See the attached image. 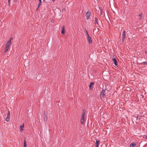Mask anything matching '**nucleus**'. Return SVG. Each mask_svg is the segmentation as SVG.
<instances>
[{"instance_id":"nucleus-1","label":"nucleus","mask_w":147,"mask_h":147,"mask_svg":"<svg viewBox=\"0 0 147 147\" xmlns=\"http://www.w3.org/2000/svg\"><path fill=\"white\" fill-rule=\"evenodd\" d=\"M86 112V111L84 109L83 110L81 115V118L80 120V122L82 124H83L84 123V116Z\"/></svg>"},{"instance_id":"nucleus-2","label":"nucleus","mask_w":147,"mask_h":147,"mask_svg":"<svg viewBox=\"0 0 147 147\" xmlns=\"http://www.w3.org/2000/svg\"><path fill=\"white\" fill-rule=\"evenodd\" d=\"M106 90L105 89H103L102 90V92L100 93V96L101 98H104L105 96V91Z\"/></svg>"},{"instance_id":"nucleus-3","label":"nucleus","mask_w":147,"mask_h":147,"mask_svg":"<svg viewBox=\"0 0 147 147\" xmlns=\"http://www.w3.org/2000/svg\"><path fill=\"white\" fill-rule=\"evenodd\" d=\"M91 14V12L89 11H87L86 14V16L87 18V20H88L89 19V17Z\"/></svg>"},{"instance_id":"nucleus-4","label":"nucleus","mask_w":147,"mask_h":147,"mask_svg":"<svg viewBox=\"0 0 147 147\" xmlns=\"http://www.w3.org/2000/svg\"><path fill=\"white\" fill-rule=\"evenodd\" d=\"M94 22L95 25L97 24L98 25H99V24L98 22V19L97 17H95L94 18Z\"/></svg>"},{"instance_id":"nucleus-5","label":"nucleus","mask_w":147,"mask_h":147,"mask_svg":"<svg viewBox=\"0 0 147 147\" xmlns=\"http://www.w3.org/2000/svg\"><path fill=\"white\" fill-rule=\"evenodd\" d=\"M44 120L45 121H47L48 120V117L45 114V111H44Z\"/></svg>"},{"instance_id":"nucleus-6","label":"nucleus","mask_w":147,"mask_h":147,"mask_svg":"<svg viewBox=\"0 0 147 147\" xmlns=\"http://www.w3.org/2000/svg\"><path fill=\"white\" fill-rule=\"evenodd\" d=\"M94 84V83L93 82H91L90 83V85L89 86V87L90 90H92L93 87L92 86Z\"/></svg>"},{"instance_id":"nucleus-7","label":"nucleus","mask_w":147,"mask_h":147,"mask_svg":"<svg viewBox=\"0 0 147 147\" xmlns=\"http://www.w3.org/2000/svg\"><path fill=\"white\" fill-rule=\"evenodd\" d=\"M88 41L89 43L90 44H91L92 42V40L91 37L90 36H88Z\"/></svg>"},{"instance_id":"nucleus-8","label":"nucleus","mask_w":147,"mask_h":147,"mask_svg":"<svg viewBox=\"0 0 147 147\" xmlns=\"http://www.w3.org/2000/svg\"><path fill=\"white\" fill-rule=\"evenodd\" d=\"M65 33V27L63 26L62 27V30L61 31V33L62 34H63Z\"/></svg>"},{"instance_id":"nucleus-9","label":"nucleus","mask_w":147,"mask_h":147,"mask_svg":"<svg viewBox=\"0 0 147 147\" xmlns=\"http://www.w3.org/2000/svg\"><path fill=\"white\" fill-rule=\"evenodd\" d=\"M100 143V140H96V142L95 143V147H98V145Z\"/></svg>"},{"instance_id":"nucleus-10","label":"nucleus","mask_w":147,"mask_h":147,"mask_svg":"<svg viewBox=\"0 0 147 147\" xmlns=\"http://www.w3.org/2000/svg\"><path fill=\"white\" fill-rule=\"evenodd\" d=\"M112 60L113 61H114V64L116 66H117V63L116 59L115 58H113Z\"/></svg>"},{"instance_id":"nucleus-11","label":"nucleus","mask_w":147,"mask_h":147,"mask_svg":"<svg viewBox=\"0 0 147 147\" xmlns=\"http://www.w3.org/2000/svg\"><path fill=\"white\" fill-rule=\"evenodd\" d=\"M136 144L135 143H132L130 145V147H134Z\"/></svg>"},{"instance_id":"nucleus-12","label":"nucleus","mask_w":147,"mask_h":147,"mask_svg":"<svg viewBox=\"0 0 147 147\" xmlns=\"http://www.w3.org/2000/svg\"><path fill=\"white\" fill-rule=\"evenodd\" d=\"M125 33L126 31H124L123 32L122 37L125 38V37L126 36Z\"/></svg>"},{"instance_id":"nucleus-13","label":"nucleus","mask_w":147,"mask_h":147,"mask_svg":"<svg viewBox=\"0 0 147 147\" xmlns=\"http://www.w3.org/2000/svg\"><path fill=\"white\" fill-rule=\"evenodd\" d=\"M24 124H23L22 125L20 126V131H22L23 130V128L24 127Z\"/></svg>"},{"instance_id":"nucleus-14","label":"nucleus","mask_w":147,"mask_h":147,"mask_svg":"<svg viewBox=\"0 0 147 147\" xmlns=\"http://www.w3.org/2000/svg\"><path fill=\"white\" fill-rule=\"evenodd\" d=\"M9 119L10 118L9 117L7 116V117L6 118L5 120L7 122L9 121Z\"/></svg>"},{"instance_id":"nucleus-15","label":"nucleus","mask_w":147,"mask_h":147,"mask_svg":"<svg viewBox=\"0 0 147 147\" xmlns=\"http://www.w3.org/2000/svg\"><path fill=\"white\" fill-rule=\"evenodd\" d=\"M26 141L25 140H24V146L23 147H26Z\"/></svg>"},{"instance_id":"nucleus-16","label":"nucleus","mask_w":147,"mask_h":147,"mask_svg":"<svg viewBox=\"0 0 147 147\" xmlns=\"http://www.w3.org/2000/svg\"><path fill=\"white\" fill-rule=\"evenodd\" d=\"M10 44L7 43L5 45V47H7V48L8 47L9 48V46Z\"/></svg>"},{"instance_id":"nucleus-17","label":"nucleus","mask_w":147,"mask_h":147,"mask_svg":"<svg viewBox=\"0 0 147 147\" xmlns=\"http://www.w3.org/2000/svg\"><path fill=\"white\" fill-rule=\"evenodd\" d=\"M9 48L8 47L7 48V47H5V50L4 51V52L5 53H6L8 51V50H9Z\"/></svg>"},{"instance_id":"nucleus-18","label":"nucleus","mask_w":147,"mask_h":147,"mask_svg":"<svg viewBox=\"0 0 147 147\" xmlns=\"http://www.w3.org/2000/svg\"><path fill=\"white\" fill-rule=\"evenodd\" d=\"M142 13H140L139 15V16H140V20H141L142 18Z\"/></svg>"},{"instance_id":"nucleus-19","label":"nucleus","mask_w":147,"mask_h":147,"mask_svg":"<svg viewBox=\"0 0 147 147\" xmlns=\"http://www.w3.org/2000/svg\"><path fill=\"white\" fill-rule=\"evenodd\" d=\"M39 3L38 4L39 6H40L41 3V0H38Z\"/></svg>"},{"instance_id":"nucleus-20","label":"nucleus","mask_w":147,"mask_h":147,"mask_svg":"<svg viewBox=\"0 0 147 147\" xmlns=\"http://www.w3.org/2000/svg\"><path fill=\"white\" fill-rule=\"evenodd\" d=\"M10 116V113L9 111H8V113H7V116L9 117Z\"/></svg>"},{"instance_id":"nucleus-21","label":"nucleus","mask_w":147,"mask_h":147,"mask_svg":"<svg viewBox=\"0 0 147 147\" xmlns=\"http://www.w3.org/2000/svg\"><path fill=\"white\" fill-rule=\"evenodd\" d=\"M7 43L11 44V40H10L8 41L7 42Z\"/></svg>"},{"instance_id":"nucleus-22","label":"nucleus","mask_w":147,"mask_h":147,"mask_svg":"<svg viewBox=\"0 0 147 147\" xmlns=\"http://www.w3.org/2000/svg\"><path fill=\"white\" fill-rule=\"evenodd\" d=\"M86 32L87 35V36H89V34H88V31H87V30H86Z\"/></svg>"},{"instance_id":"nucleus-23","label":"nucleus","mask_w":147,"mask_h":147,"mask_svg":"<svg viewBox=\"0 0 147 147\" xmlns=\"http://www.w3.org/2000/svg\"><path fill=\"white\" fill-rule=\"evenodd\" d=\"M10 0H8V5L10 6Z\"/></svg>"},{"instance_id":"nucleus-24","label":"nucleus","mask_w":147,"mask_h":147,"mask_svg":"<svg viewBox=\"0 0 147 147\" xmlns=\"http://www.w3.org/2000/svg\"><path fill=\"white\" fill-rule=\"evenodd\" d=\"M142 64H147V62L145 61V62H144L142 63H141Z\"/></svg>"},{"instance_id":"nucleus-25","label":"nucleus","mask_w":147,"mask_h":147,"mask_svg":"<svg viewBox=\"0 0 147 147\" xmlns=\"http://www.w3.org/2000/svg\"><path fill=\"white\" fill-rule=\"evenodd\" d=\"M40 6H39V4H38V5L37 6V9H36L37 11L38 10V8H39Z\"/></svg>"},{"instance_id":"nucleus-26","label":"nucleus","mask_w":147,"mask_h":147,"mask_svg":"<svg viewBox=\"0 0 147 147\" xmlns=\"http://www.w3.org/2000/svg\"><path fill=\"white\" fill-rule=\"evenodd\" d=\"M143 138L146 139V138H147V136H145V135H144Z\"/></svg>"},{"instance_id":"nucleus-27","label":"nucleus","mask_w":147,"mask_h":147,"mask_svg":"<svg viewBox=\"0 0 147 147\" xmlns=\"http://www.w3.org/2000/svg\"><path fill=\"white\" fill-rule=\"evenodd\" d=\"M125 38L122 37V41L123 42L124 41V40Z\"/></svg>"},{"instance_id":"nucleus-28","label":"nucleus","mask_w":147,"mask_h":147,"mask_svg":"<svg viewBox=\"0 0 147 147\" xmlns=\"http://www.w3.org/2000/svg\"><path fill=\"white\" fill-rule=\"evenodd\" d=\"M101 9H100V11L101 13L102 12V8L101 7Z\"/></svg>"},{"instance_id":"nucleus-29","label":"nucleus","mask_w":147,"mask_h":147,"mask_svg":"<svg viewBox=\"0 0 147 147\" xmlns=\"http://www.w3.org/2000/svg\"><path fill=\"white\" fill-rule=\"evenodd\" d=\"M138 119V116H137L136 117V119Z\"/></svg>"},{"instance_id":"nucleus-30","label":"nucleus","mask_w":147,"mask_h":147,"mask_svg":"<svg viewBox=\"0 0 147 147\" xmlns=\"http://www.w3.org/2000/svg\"><path fill=\"white\" fill-rule=\"evenodd\" d=\"M145 53L146 54H147V51H145Z\"/></svg>"},{"instance_id":"nucleus-31","label":"nucleus","mask_w":147,"mask_h":147,"mask_svg":"<svg viewBox=\"0 0 147 147\" xmlns=\"http://www.w3.org/2000/svg\"><path fill=\"white\" fill-rule=\"evenodd\" d=\"M17 0H14V1L15 2H17Z\"/></svg>"},{"instance_id":"nucleus-32","label":"nucleus","mask_w":147,"mask_h":147,"mask_svg":"<svg viewBox=\"0 0 147 147\" xmlns=\"http://www.w3.org/2000/svg\"><path fill=\"white\" fill-rule=\"evenodd\" d=\"M138 119H140H140H141L140 118V117H139V118H138Z\"/></svg>"},{"instance_id":"nucleus-33","label":"nucleus","mask_w":147,"mask_h":147,"mask_svg":"<svg viewBox=\"0 0 147 147\" xmlns=\"http://www.w3.org/2000/svg\"><path fill=\"white\" fill-rule=\"evenodd\" d=\"M12 39V38H11L10 40H11Z\"/></svg>"},{"instance_id":"nucleus-34","label":"nucleus","mask_w":147,"mask_h":147,"mask_svg":"<svg viewBox=\"0 0 147 147\" xmlns=\"http://www.w3.org/2000/svg\"><path fill=\"white\" fill-rule=\"evenodd\" d=\"M53 2L55 1V0H52Z\"/></svg>"},{"instance_id":"nucleus-35","label":"nucleus","mask_w":147,"mask_h":147,"mask_svg":"<svg viewBox=\"0 0 147 147\" xmlns=\"http://www.w3.org/2000/svg\"><path fill=\"white\" fill-rule=\"evenodd\" d=\"M100 22H101V23L102 24V22H101V21H100Z\"/></svg>"},{"instance_id":"nucleus-36","label":"nucleus","mask_w":147,"mask_h":147,"mask_svg":"<svg viewBox=\"0 0 147 147\" xmlns=\"http://www.w3.org/2000/svg\"><path fill=\"white\" fill-rule=\"evenodd\" d=\"M147 139V138H146Z\"/></svg>"}]
</instances>
